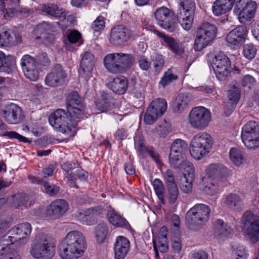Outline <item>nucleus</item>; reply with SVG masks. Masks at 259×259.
Instances as JSON below:
<instances>
[{
	"label": "nucleus",
	"instance_id": "nucleus-33",
	"mask_svg": "<svg viewBox=\"0 0 259 259\" xmlns=\"http://www.w3.org/2000/svg\"><path fill=\"white\" fill-rule=\"evenodd\" d=\"M75 217L84 225H93L97 222V218L90 208L84 211H77L75 214Z\"/></svg>",
	"mask_w": 259,
	"mask_h": 259
},
{
	"label": "nucleus",
	"instance_id": "nucleus-31",
	"mask_svg": "<svg viewBox=\"0 0 259 259\" xmlns=\"http://www.w3.org/2000/svg\"><path fill=\"white\" fill-rule=\"evenodd\" d=\"M15 58L13 56H6L2 51H0V72L9 73L15 68Z\"/></svg>",
	"mask_w": 259,
	"mask_h": 259
},
{
	"label": "nucleus",
	"instance_id": "nucleus-7",
	"mask_svg": "<svg viewBox=\"0 0 259 259\" xmlns=\"http://www.w3.org/2000/svg\"><path fill=\"white\" fill-rule=\"evenodd\" d=\"M178 18L182 27L186 30L191 28L196 10L194 0H180Z\"/></svg>",
	"mask_w": 259,
	"mask_h": 259
},
{
	"label": "nucleus",
	"instance_id": "nucleus-54",
	"mask_svg": "<svg viewBox=\"0 0 259 259\" xmlns=\"http://www.w3.org/2000/svg\"><path fill=\"white\" fill-rule=\"evenodd\" d=\"M256 48L252 44H245L243 46V55L246 58L249 60H251L254 58L256 55Z\"/></svg>",
	"mask_w": 259,
	"mask_h": 259
},
{
	"label": "nucleus",
	"instance_id": "nucleus-64",
	"mask_svg": "<svg viewBox=\"0 0 259 259\" xmlns=\"http://www.w3.org/2000/svg\"><path fill=\"white\" fill-rule=\"evenodd\" d=\"M140 68L143 71H148L151 67V62L145 56H140L137 61Z\"/></svg>",
	"mask_w": 259,
	"mask_h": 259
},
{
	"label": "nucleus",
	"instance_id": "nucleus-8",
	"mask_svg": "<svg viewBox=\"0 0 259 259\" xmlns=\"http://www.w3.org/2000/svg\"><path fill=\"white\" fill-rule=\"evenodd\" d=\"M217 28L214 24L204 23L199 28L195 40L194 49L200 51L205 48L216 36Z\"/></svg>",
	"mask_w": 259,
	"mask_h": 259
},
{
	"label": "nucleus",
	"instance_id": "nucleus-43",
	"mask_svg": "<svg viewBox=\"0 0 259 259\" xmlns=\"http://www.w3.org/2000/svg\"><path fill=\"white\" fill-rule=\"evenodd\" d=\"M191 102V96L187 94H179L174 103L175 109L176 111H181L184 110L189 103Z\"/></svg>",
	"mask_w": 259,
	"mask_h": 259
},
{
	"label": "nucleus",
	"instance_id": "nucleus-10",
	"mask_svg": "<svg viewBox=\"0 0 259 259\" xmlns=\"http://www.w3.org/2000/svg\"><path fill=\"white\" fill-rule=\"evenodd\" d=\"M174 16V12L165 7L157 9L154 12V17L157 24L171 32L174 31L178 26Z\"/></svg>",
	"mask_w": 259,
	"mask_h": 259
},
{
	"label": "nucleus",
	"instance_id": "nucleus-39",
	"mask_svg": "<svg viewBox=\"0 0 259 259\" xmlns=\"http://www.w3.org/2000/svg\"><path fill=\"white\" fill-rule=\"evenodd\" d=\"M250 135H259V122L250 120L242 126L241 137Z\"/></svg>",
	"mask_w": 259,
	"mask_h": 259
},
{
	"label": "nucleus",
	"instance_id": "nucleus-9",
	"mask_svg": "<svg viewBox=\"0 0 259 259\" xmlns=\"http://www.w3.org/2000/svg\"><path fill=\"white\" fill-rule=\"evenodd\" d=\"M256 3L253 0H238L235 5L234 13L238 16L239 22L245 24L254 16Z\"/></svg>",
	"mask_w": 259,
	"mask_h": 259
},
{
	"label": "nucleus",
	"instance_id": "nucleus-52",
	"mask_svg": "<svg viewBox=\"0 0 259 259\" xmlns=\"http://www.w3.org/2000/svg\"><path fill=\"white\" fill-rule=\"evenodd\" d=\"M174 168H178L181 170H184V176L187 174H192L195 175V168L192 162L188 160H183L181 162L179 161L178 167H172Z\"/></svg>",
	"mask_w": 259,
	"mask_h": 259
},
{
	"label": "nucleus",
	"instance_id": "nucleus-29",
	"mask_svg": "<svg viewBox=\"0 0 259 259\" xmlns=\"http://www.w3.org/2000/svg\"><path fill=\"white\" fill-rule=\"evenodd\" d=\"M21 38L19 34L5 31L0 33V46L7 47L14 46L21 42Z\"/></svg>",
	"mask_w": 259,
	"mask_h": 259
},
{
	"label": "nucleus",
	"instance_id": "nucleus-62",
	"mask_svg": "<svg viewBox=\"0 0 259 259\" xmlns=\"http://www.w3.org/2000/svg\"><path fill=\"white\" fill-rule=\"evenodd\" d=\"M91 27L93 31L96 32L103 30L105 27L104 18L100 16L97 17L92 24Z\"/></svg>",
	"mask_w": 259,
	"mask_h": 259
},
{
	"label": "nucleus",
	"instance_id": "nucleus-56",
	"mask_svg": "<svg viewBox=\"0 0 259 259\" xmlns=\"http://www.w3.org/2000/svg\"><path fill=\"white\" fill-rule=\"evenodd\" d=\"M256 221H259V220L255 219L252 213L246 211L242 217L241 223L243 225V229H245Z\"/></svg>",
	"mask_w": 259,
	"mask_h": 259
},
{
	"label": "nucleus",
	"instance_id": "nucleus-30",
	"mask_svg": "<svg viewBox=\"0 0 259 259\" xmlns=\"http://www.w3.org/2000/svg\"><path fill=\"white\" fill-rule=\"evenodd\" d=\"M179 195V190L177 186L166 187V191L163 194L164 201L160 200L163 205H175Z\"/></svg>",
	"mask_w": 259,
	"mask_h": 259
},
{
	"label": "nucleus",
	"instance_id": "nucleus-11",
	"mask_svg": "<svg viewBox=\"0 0 259 259\" xmlns=\"http://www.w3.org/2000/svg\"><path fill=\"white\" fill-rule=\"evenodd\" d=\"M211 65L217 77L220 80L225 79L232 70L229 58L223 53L217 54L212 59Z\"/></svg>",
	"mask_w": 259,
	"mask_h": 259
},
{
	"label": "nucleus",
	"instance_id": "nucleus-24",
	"mask_svg": "<svg viewBox=\"0 0 259 259\" xmlns=\"http://www.w3.org/2000/svg\"><path fill=\"white\" fill-rule=\"evenodd\" d=\"M228 100L225 103L224 112L226 116L230 115L235 109L240 98V90L233 87L228 91Z\"/></svg>",
	"mask_w": 259,
	"mask_h": 259
},
{
	"label": "nucleus",
	"instance_id": "nucleus-32",
	"mask_svg": "<svg viewBox=\"0 0 259 259\" xmlns=\"http://www.w3.org/2000/svg\"><path fill=\"white\" fill-rule=\"evenodd\" d=\"M202 182L204 185L203 188V192L209 196H213L217 194L220 188L219 183L217 180L211 178L203 177L201 179Z\"/></svg>",
	"mask_w": 259,
	"mask_h": 259
},
{
	"label": "nucleus",
	"instance_id": "nucleus-53",
	"mask_svg": "<svg viewBox=\"0 0 259 259\" xmlns=\"http://www.w3.org/2000/svg\"><path fill=\"white\" fill-rule=\"evenodd\" d=\"M152 61L155 72H159L164 66V60L163 56L157 53H155L152 57Z\"/></svg>",
	"mask_w": 259,
	"mask_h": 259
},
{
	"label": "nucleus",
	"instance_id": "nucleus-2",
	"mask_svg": "<svg viewBox=\"0 0 259 259\" xmlns=\"http://www.w3.org/2000/svg\"><path fill=\"white\" fill-rule=\"evenodd\" d=\"M79 121L75 117H71L63 109L57 110L49 117V121L54 128L68 137L75 135L76 127Z\"/></svg>",
	"mask_w": 259,
	"mask_h": 259
},
{
	"label": "nucleus",
	"instance_id": "nucleus-34",
	"mask_svg": "<svg viewBox=\"0 0 259 259\" xmlns=\"http://www.w3.org/2000/svg\"><path fill=\"white\" fill-rule=\"evenodd\" d=\"M228 169L223 165L220 164H211L206 169L207 178H211L214 180L226 176Z\"/></svg>",
	"mask_w": 259,
	"mask_h": 259
},
{
	"label": "nucleus",
	"instance_id": "nucleus-20",
	"mask_svg": "<svg viewBox=\"0 0 259 259\" xmlns=\"http://www.w3.org/2000/svg\"><path fill=\"white\" fill-rule=\"evenodd\" d=\"M31 232V226L28 223H22L11 228L7 233L14 243L28 236Z\"/></svg>",
	"mask_w": 259,
	"mask_h": 259
},
{
	"label": "nucleus",
	"instance_id": "nucleus-61",
	"mask_svg": "<svg viewBox=\"0 0 259 259\" xmlns=\"http://www.w3.org/2000/svg\"><path fill=\"white\" fill-rule=\"evenodd\" d=\"M42 186H44L46 193L51 196L57 195L60 190L59 187L54 184H50L45 181L42 183Z\"/></svg>",
	"mask_w": 259,
	"mask_h": 259
},
{
	"label": "nucleus",
	"instance_id": "nucleus-50",
	"mask_svg": "<svg viewBox=\"0 0 259 259\" xmlns=\"http://www.w3.org/2000/svg\"><path fill=\"white\" fill-rule=\"evenodd\" d=\"M14 242L10 237L6 234L0 239V255L6 254L11 248L10 245H12Z\"/></svg>",
	"mask_w": 259,
	"mask_h": 259
},
{
	"label": "nucleus",
	"instance_id": "nucleus-38",
	"mask_svg": "<svg viewBox=\"0 0 259 259\" xmlns=\"http://www.w3.org/2000/svg\"><path fill=\"white\" fill-rule=\"evenodd\" d=\"M53 26L49 23L43 22L36 26L35 30L41 35L37 37V39L42 38L47 39L48 38H53V36L50 33L53 30Z\"/></svg>",
	"mask_w": 259,
	"mask_h": 259
},
{
	"label": "nucleus",
	"instance_id": "nucleus-59",
	"mask_svg": "<svg viewBox=\"0 0 259 259\" xmlns=\"http://www.w3.org/2000/svg\"><path fill=\"white\" fill-rule=\"evenodd\" d=\"M3 136L7 137L10 139H16L20 142L24 143H30L31 141L29 139L14 131H6L4 132Z\"/></svg>",
	"mask_w": 259,
	"mask_h": 259
},
{
	"label": "nucleus",
	"instance_id": "nucleus-44",
	"mask_svg": "<svg viewBox=\"0 0 259 259\" xmlns=\"http://www.w3.org/2000/svg\"><path fill=\"white\" fill-rule=\"evenodd\" d=\"M195 175L192 174H187L184 176L181 180L180 188L181 191L186 194H190L192 193L193 188V183L194 182Z\"/></svg>",
	"mask_w": 259,
	"mask_h": 259
},
{
	"label": "nucleus",
	"instance_id": "nucleus-23",
	"mask_svg": "<svg viewBox=\"0 0 259 259\" xmlns=\"http://www.w3.org/2000/svg\"><path fill=\"white\" fill-rule=\"evenodd\" d=\"M130 248V242L124 237L118 236L116 238L114 245L115 259H124Z\"/></svg>",
	"mask_w": 259,
	"mask_h": 259
},
{
	"label": "nucleus",
	"instance_id": "nucleus-41",
	"mask_svg": "<svg viewBox=\"0 0 259 259\" xmlns=\"http://www.w3.org/2000/svg\"><path fill=\"white\" fill-rule=\"evenodd\" d=\"M112 99L111 95L103 92L101 98L96 102V107L99 111L104 112L110 107Z\"/></svg>",
	"mask_w": 259,
	"mask_h": 259
},
{
	"label": "nucleus",
	"instance_id": "nucleus-51",
	"mask_svg": "<svg viewBox=\"0 0 259 259\" xmlns=\"http://www.w3.org/2000/svg\"><path fill=\"white\" fill-rule=\"evenodd\" d=\"M152 185L159 200L164 201L163 194L165 190L162 182L158 179H155L152 182Z\"/></svg>",
	"mask_w": 259,
	"mask_h": 259
},
{
	"label": "nucleus",
	"instance_id": "nucleus-15",
	"mask_svg": "<svg viewBox=\"0 0 259 259\" xmlns=\"http://www.w3.org/2000/svg\"><path fill=\"white\" fill-rule=\"evenodd\" d=\"M21 65L26 78L33 81H36L38 79L39 68L34 57L27 54L24 55L21 60Z\"/></svg>",
	"mask_w": 259,
	"mask_h": 259
},
{
	"label": "nucleus",
	"instance_id": "nucleus-3",
	"mask_svg": "<svg viewBox=\"0 0 259 259\" xmlns=\"http://www.w3.org/2000/svg\"><path fill=\"white\" fill-rule=\"evenodd\" d=\"M134 61V56L131 54L114 53L104 57V64L111 73H122L132 67Z\"/></svg>",
	"mask_w": 259,
	"mask_h": 259
},
{
	"label": "nucleus",
	"instance_id": "nucleus-47",
	"mask_svg": "<svg viewBox=\"0 0 259 259\" xmlns=\"http://www.w3.org/2000/svg\"><path fill=\"white\" fill-rule=\"evenodd\" d=\"M229 155L232 162L237 166H240L245 161L242 152L237 148H231L230 150Z\"/></svg>",
	"mask_w": 259,
	"mask_h": 259
},
{
	"label": "nucleus",
	"instance_id": "nucleus-27",
	"mask_svg": "<svg viewBox=\"0 0 259 259\" xmlns=\"http://www.w3.org/2000/svg\"><path fill=\"white\" fill-rule=\"evenodd\" d=\"M236 0H216L212 6L214 15L220 16L231 10Z\"/></svg>",
	"mask_w": 259,
	"mask_h": 259
},
{
	"label": "nucleus",
	"instance_id": "nucleus-6",
	"mask_svg": "<svg viewBox=\"0 0 259 259\" xmlns=\"http://www.w3.org/2000/svg\"><path fill=\"white\" fill-rule=\"evenodd\" d=\"M30 253L36 258L51 259L55 253L54 245L46 235H38L31 245Z\"/></svg>",
	"mask_w": 259,
	"mask_h": 259
},
{
	"label": "nucleus",
	"instance_id": "nucleus-45",
	"mask_svg": "<svg viewBox=\"0 0 259 259\" xmlns=\"http://www.w3.org/2000/svg\"><path fill=\"white\" fill-rule=\"evenodd\" d=\"M214 229L216 234L223 237L228 236L231 232V227L221 219L215 221Z\"/></svg>",
	"mask_w": 259,
	"mask_h": 259
},
{
	"label": "nucleus",
	"instance_id": "nucleus-25",
	"mask_svg": "<svg viewBox=\"0 0 259 259\" xmlns=\"http://www.w3.org/2000/svg\"><path fill=\"white\" fill-rule=\"evenodd\" d=\"M109 222L117 228H123L127 230L131 226L127 220L114 209L110 207L106 215Z\"/></svg>",
	"mask_w": 259,
	"mask_h": 259
},
{
	"label": "nucleus",
	"instance_id": "nucleus-19",
	"mask_svg": "<svg viewBox=\"0 0 259 259\" xmlns=\"http://www.w3.org/2000/svg\"><path fill=\"white\" fill-rule=\"evenodd\" d=\"M94 56L86 52L82 56L78 70L79 76L87 80L91 76L94 65Z\"/></svg>",
	"mask_w": 259,
	"mask_h": 259
},
{
	"label": "nucleus",
	"instance_id": "nucleus-57",
	"mask_svg": "<svg viewBox=\"0 0 259 259\" xmlns=\"http://www.w3.org/2000/svg\"><path fill=\"white\" fill-rule=\"evenodd\" d=\"M159 116L153 111L148 107L144 117V122L148 125L152 124L155 122L158 117Z\"/></svg>",
	"mask_w": 259,
	"mask_h": 259
},
{
	"label": "nucleus",
	"instance_id": "nucleus-1",
	"mask_svg": "<svg viewBox=\"0 0 259 259\" xmlns=\"http://www.w3.org/2000/svg\"><path fill=\"white\" fill-rule=\"evenodd\" d=\"M63 244L59 253L63 259H77L83 255L86 249L85 238L81 232L78 231L68 233Z\"/></svg>",
	"mask_w": 259,
	"mask_h": 259
},
{
	"label": "nucleus",
	"instance_id": "nucleus-26",
	"mask_svg": "<svg viewBox=\"0 0 259 259\" xmlns=\"http://www.w3.org/2000/svg\"><path fill=\"white\" fill-rule=\"evenodd\" d=\"M160 232L162 234L154 239L153 241V248L156 257L158 256V250L162 253H164L168 249L166 237V227L165 226L162 227L160 229Z\"/></svg>",
	"mask_w": 259,
	"mask_h": 259
},
{
	"label": "nucleus",
	"instance_id": "nucleus-36",
	"mask_svg": "<svg viewBox=\"0 0 259 259\" xmlns=\"http://www.w3.org/2000/svg\"><path fill=\"white\" fill-rule=\"evenodd\" d=\"M243 231L245 237L251 243H256L259 241V221L243 229Z\"/></svg>",
	"mask_w": 259,
	"mask_h": 259
},
{
	"label": "nucleus",
	"instance_id": "nucleus-48",
	"mask_svg": "<svg viewBox=\"0 0 259 259\" xmlns=\"http://www.w3.org/2000/svg\"><path fill=\"white\" fill-rule=\"evenodd\" d=\"M241 139L248 149H255L259 147V135L242 137Z\"/></svg>",
	"mask_w": 259,
	"mask_h": 259
},
{
	"label": "nucleus",
	"instance_id": "nucleus-22",
	"mask_svg": "<svg viewBox=\"0 0 259 259\" xmlns=\"http://www.w3.org/2000/svg\"><path fill=\"white\" fill-rule=\"evenodd\" d=\"M246 32L247 30L245 26H238L229 33L226 37V41L232 46L241 45L245 41Z\"/></svg>",
	"mask_w": 259,
	"mask_h": 259
},
{
	"label": "nucleus",
	"instance_id": "nucleus-49",
	"mask_svg": "<svg viewBox=\"0 0 259 259\" xmlns=\"http://www.w3.org/2000/svg\"><path fill=\"white\" fill-rule=\"evenodd\" d=\"M162 38L168 48L175 53L180 54L183 52L182 48L180 47L179 42L174 38L166 35L164 34V35H162Z\"/></svg>",
	"mask_w": 259,
	"mask_h": 259
},
{
	"label": "nucleus",
	"instance_id": "nucleus-17",
	"mask_svg": "<svg viewBox=\"0 0 259 259\" xmlns=\"http://www.w3.org/2000/svg\"><path fill=\"white\" fill-rule=\"evenodd\" d=\"M67 77V73L62 66L57 64L52 69L45 78L46 84L51 87L62 85Z\"/></svg>",
	"mask_w": 259,
	"mask_h": 259
},
{
	"label": "nucleus",
	"instance_id": "nucleus-13",
	"mask_svg": "<svg viewBox=\"0 0 259 259\" xmlns=\"http://www.w3.org/2000/svg\"><path fill=\"white\" fill-rule=\"evenodd\" d=\"M211 120V113L203 107L194 108L189 114V122L192 126L198 129L206 127Z\"/></svg>",
	"mask_w": 259,
	"mask_h": 259
},
{
	"label": "nucleus",
	"instance_id": "nucleus-16",
	"mask_svg": "<svg viewBox=\"0 0 259 259\" xmlns=\"http://www.w3.org/2000/svg\"><path fill=\"white\" fill-rule=\"evenodd\" d=\"M187 148L188 144L183 140L177 139L172 142L169 154V163L171 167L178 166Z\"/></svg>",
	"mask_w": 259,
	"mask_h": 259
},
{
	"label": "nucleus",
	"instance_id": "nucleus-60",
	"mask_svg": "<svg viewBox=\"0 0 259 259\" xmlns=\"http://www.w3.org/2000/svg\"><path fill=\"white\" fill-rule=\"evenodd\" d=\"M67 39L68 41L72 44L79 42L82 44L81 34L77 30H71L67 34Z\"/></svg>",
	"mask_w": 259,
	"mask_h": 259
},
{
	"label": "nucleus",
	"instance_id": "nucleus-18",
	"mask_svg": "<svg viewBox=\"0 0 259 259\" xmlns=\"http://www.w3.org/2000/svg\"><path fill=\"white\" fill-rule=\"evenodd\" d=\"M3 115L8 123L14 124L20 123L24 118L22 109L13 103L5 107L3 111Z\"/></svg>",
	"mask_w": 259,
	"mask_h": 259
},
{
	"label": "nucleus",
	"instance_id": "nucleus-46",
	"mask_svg": "<svg viewBox=\"0 0 259 259\" xmlns=\"http://www.w3.org/2000/svg\"><path fill=\"white\" fill-rule=\"evenodd\" d=\"M109 232L108 226L105 223H100L95 228V235L99 243H103L106 239Z\"/></svg>",
	"mask_w": 259,
	"mask_h": 259
},
{
	"label": "nucleus",
	"instance_id": "nucleus-63",
	"mask_svg": "<svg viewBox=\"0 0 259 259\" xmlns=\"http://www.w3.org/2000/svg\"><path fill=\"white\" fill-rule=\"evenodd\" d=\"M165 182L166 187L177 186L176 182L173 172L170 169H167L163 174Z\"/></svg>",
	"mask_w": 259,
	"mask_h": 259
},
{
	"label": "nucleus",
	"instance_id": "nucleus-12",
	"mask_svg": "<svg viewBox=\"0 0 259 259\" xmlns=\"http://www.w3.org/2000/svg\"><path fill=\"white\" fill-rule=\"evenodd\" d=\"M69 210V204L64 199H58L53 201L45 209L40 208V212L36 214L40 217H51L59 219Z\"/></svg>",
	"mask_w": 259,
	"mask_h": 259
},
{
	"label": "nucleus",
	"instance_id": "nucleus-5",
	"mask_svg": "<svg viewBox=\"0 0 259 259\" xmlns=\"http://www.w3.org/2000/svg\"><path fill=\"white\" fill-rule=\"evenodd\" d=\"M211 212L209 207L204 204H197L187 212L186 220L190 229L195 230L208 221Z\"/></svg>",
	"mask_w": 259,
	"mask_h": 259
},
{
	"label": "nucleus",
	"instance_id": "nucleus-42",
	"mask_svg": "<svg viewBox=\"0 0 259 259\" xmlns=\"http://www.w3.org/2000/svg\"><path fill=\"white\" fill-rule=\"evenodd\" d=\"M148 108L160 116L166 110L167 102L163 99L157 98L152 101Z\"/></svg>",
	"mask_w": 259,
	"mask_h": 259
},
{
	"label": "nucleus",
	"instance_id": "nucleus-35",
	"mask_svg": "<svg viewBox=\"0 0 259 259\" xmlns=\"http://www.w3.org/2000/svg\"><path fill=\"white\" fill-rule=\"evenodd\" d=\"M224 203L229 208L234 210L241 209L243 201L240 196L234 193H230L224 197Z\"/></svg>",
	"mask_w": 259,
	"mask_h": 259
},
{
	"label": "nucleus",
	"instance_id": "nucleus-28",
	"mask_svg": "<svg viewBox=\"0 0 259 259\" xmlns=\"http://www.w3.org/2000/svg\"><path fill=\"white\" fill-rule=\"evenodd\" d=\"M127 79L123 76L114 78L108 83V87L117 94H124L127 88Z\"/></svg>",
	"mask_w": 259,
	"mask_h": 259
},
{
	"label": "nucleus",
	"instance_id": "nucleus-40",
	"mask_svg": "<svg viewBox=\"0 0 259 259\" xmlns=\"http://www.w3.org/2000/svg\"><path fill=\"white\" fill-rule=\"evenodd\" d=\"M41 10L51 16L57 18H65L66 15L64 10L59 8L57 5L54 4L44 5Z\"/></svg>",
	"mask_w": 259,
	"mask_h": 259
},
{
	"label": "nucleus",
	"instance_id": "nucleus-21",
	"mask_svg": "<svg viewBox=\"0 0 259 259\" xmlns=\"http://www.w3.org/2000/svg\"><path fill=\"white\" fill-rule=\"evenodd\" d=\"M128 37V30L123 25H117L111 29L109 41L114 45H121L126 42Z\"/></svg>",
	"mask_w": 259,
	"mask_h": 259
},
{
	"label": "nucleus",
	"instance_id": "nucleus-37",
	"mask_svg": "<svg viewBox=\"0 0 259 259\" xmlns=\"http://www.w3.org/2000/svg\"><path fill=\"white\" fill-rule=\"evenodd\" d=\"M8 200L13 208L22 209L23 206H26L28 197L26 194L18 193L9 198Z\"/></svg>",
	"mask_w": 259,
	"mask_h": 259
},
{
	"label": "nucleus",
	"instance_id": "nucleus-14",
	"mask_svg": "<svg viewBox=\"0 0 259 259\" xmlns=\"http://www.w3.org/2000/svg\"><path fill=\"white\" fill-rule=\"evenodd\" d=\"M67 112L71 117L80 119L83 117L85 107L83 100L77 92L68 94L66 98Z\"/></svg>",
	"mask_w": 259,
	"mask_h": 259
},
{
	"label": "nucleus",
	"instance_id": "nucleus-58",
	"mask_svg": "<svg viewBox=\"0 0 259 259\" xmlns=\"http://www.w3.org/2000/svg\"><path fill=\"white\" fill-rule=\"evenodd\" d=\"M256 84V80L255 78L249 74L244 75L242 78L241 84L244 87H247L250 89L253 88Z\"/></svg>",
	"mask_w": 259,
	"mask_h": 259
},
{
	"label": "nucleus",
	"instance_id": "nucleus-4",
	"mask_svg": "<svg viewBox=\"0 0 259 259\" xmlns=\"http://www.w3.org/2000/svg\"><path fill=\"white\" fill-rule=\"evenodd\" d=\"M213 144L210 135L206 132H200L195 135L190 144V153L196 160H200L210 152Z\"/></svg>",
	"mask_w": 259,
	"mask_h": 259
},
{
	"label": "nucleus",
	"instance_id": "nucleus-55",
	"mask_svg": "<svg viewBox=\"0 0 259 259\" xmlns=\"http://www.w3.org/2000/svg\"><path fill=\"white\" fill-rule=\"evenodd\" d=\"M178 76L171 72V70L169 69L167 71L165 72L159 81V84L163 88L169 84L174 80L177 79Z\"/></svg>",
	"mask_w": 259,
	"mask_h": 259
}]
</instances>
